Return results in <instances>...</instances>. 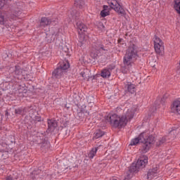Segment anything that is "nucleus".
<instances>
[{"instance_id": "obj_4", "label": "nucleus", "mask_w": 180, "mask_h": 180, "mask_svg": "<svg viewBox=\"0 0 180 180\" xmlns=\"http://www.w3.org/2000/svg\"><path fill=\"white\" fill-rule=\"evenodd\" d=\"M110 6L112 8V9H115L117 12H122L123 11V8H122V6L116 1V0H110L109 1Z\"/></svg>"}, {"instance_id": "obj_10", "label": "nucleus", "mask_w": 180, "mask_h": 180, "mask_svg": "<svg viewBox=\"0 0 180 180\" xmlns=\"http://www.w3.org/2000/svg\"><path fill=\"white\" fill-rule=\"evenodd\" d=\"M78 27L81 33H84V32H86V26L84 25V24H80Z\"/></svg>"}, {"instance_id": "obj_3", "label": "nucleus", "mask_w": 180, "mask_h": 180, "mask_svg": "<svg viewBox=\"0 0 180 180\" xmlns=\"http://www.w3.org/2000/svg\"><path fill=\"white\" fill-rule=\"evenodd\" d=\"M170 112L174 115H180V100H174L170 105Z\"/></svg>"}, {"instance_id": "obj_8", "label": "nucleus", "mask_w": 180, "mask_h": 180, "mask_svg": "<svg viewBox=\"0 0 180 180\" xmlns=\"http://www.w3.org/2000/svg\"><path fill=\"white\" fill-rule=\"evenodd\" d=\"M110 12L109 10H108V6H103V10L101 12V16L102 18H105L106 16H109Z\"/></svg>"}, {"instance_id": "obj_11", "label": "nucleus", "mask_w": 180, "mask_h": 180, "mask_svg": "<svg viewBox=\"0 0 180 180\" xmlns=\"http://www.w3.org/2000/svg\"><path fill=\"white\" fill-rule=\"evenodd\" d=\"M139 139H135L134 140H132L131 143V146H136V144H139Z\"/></svg>"}, {"instance_id": "obj_5", "label": "nucleus", "mask_w": 180, "mask_h": 180, "mask_svg": "<svg viewBox=\"0 0 180 180\" xmlns=\"http://www.w3.org/2000/svg\"><path fill=\"white\" fill-rule=\"evenodd\" d=\"M148 162V158L144 156L138 160L136 165L138 168H143V167H146L147 165Z\"/></svg>"}, {"instance_id": "obj_9", "label": "nucleus", "mask_w": 180, "mask_h": 180, "mask_svg": "<svg viewBox=\"0 0 180 180\" xmlns=\"http://www.w3.org/2000/svg\"><path fill=\"white\" fill-rule=\"evenodd\" d=\"M101 77H103V78H108V77H110V72L108 70H103L101 72Z\"/></svg>"}, {"instance_id": "obj_12", "label": "nucleus", "mask_w": 180, "mask_h": 180, "mask_svg": "<svg viewBox=\"0 0 180 180\" xmlns=\"http://www.w3.org/2000/svg\"><path fill=\"white\" fill-rule=\"evenodd\" d=\"M146 143H148L149 144H152L153 143H154V139L153 137L148 138L147 139Z\"/></svg>"}, {"instance_id": "obj_1", "label": "nucleus", "mask_w": 180, "mask_h": 180, "mask_svg": "<svg viewBox=\"0 0 180 180\" xmlns=\"http://www.w3.org/2000/svg\"><path fill=\"white\" fill-rule=\"evenodd\" d=\"M110 122L115 126H125L127 124L130 119L127 118V115L118 116L116 115H112L110 117Z\"/></svg>"}, {"instance_id": "obj_6", "label": "nucleus", "mask_w": 180, "mask_h": 180, "mask_svg": "<svg viewBox=\"0 0 180 180\" xmlns=\"http://www.w3.org/2000/svg\"><path fill=\"white\" fill-rule=\"evenodd\" d=\"M158 175V170L156 169H152L148 172L147 178L148 179H153Z\"/></svg>"}, {"instance_id": "obj_7", "label": "nucleus", "mask_w": 180, "mask_h": 180, "mask_svg": "<svg viewBox=\"0 0 180 180\" xmlns=\"http://www.w3.org/2000/svg\"><path fill=\"white\" fill-rule=\"evenodd\" d=\"M59 65L62 70H68L70 68V63L67 60L60 61Z\"/></svg>"}, {"instance_id": "obj_13", "label": "nucleus", "mask_w": 180, "mask_h": 180, "mask_svg": "<svg viewBox=\"0 0 180 180\" xmlns=\"http://www.w3.org/2000/svg\"><path fill=\"white\" fill-rule=\"evenodd\" d=\"M5 180H12V178L11 177H8L7 179H6Z\"/></svg>"}, {"instance_id": "obj_2", "label": "nucleus", "mask_w": 180, "mask_h": 180, "mask_svg": "<svg viewBox=\"0 0 180 180\" xmlns=\"http://www.w3.org/2000/svg\"><path fill=\"white\" fill-rule=\"evenodd\" d=\"M153 43L155 53L158 54V56H163L165 53V46H164L162 40L158 37H155Z\"/></svg>"}]
</instances>
